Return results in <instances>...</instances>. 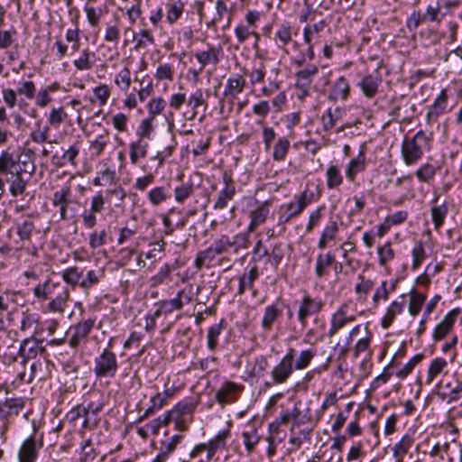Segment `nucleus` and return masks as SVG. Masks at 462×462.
<instances>
[{
    "instance_id": "20e7f679",
    "label": "nucleus",
    "mask_w": 462,
    "mask_h": 462,
    "mask_svg": "<svg viewBox=\"0 0 462 462\" xmlns=\"http://www.w3.org/2000/svg\"><path fill=\"white\" fill-rule=\"evenodd\" d=\"M17 239L14 240L15 251L37 257L39 246L33 243V236L39 234L32 215L17 218L14 225Z\"/></svg>"
},
{
    "instance_id": "9d476101",
    "label": "nucleus",
    "mask_w": 462,
    "mask_h": 462,
    "mask_svg": "<svg viewBox=\"0 0 462 462\" xmlns=\"http://www.w3.org/2000/svg\"><path fill=\"white\" fill-rule=\"evenodd\" d=\"M356 320V315L351 309L350 303L344 302L331 314L329 328L326 336L332 338L349 324Z\"/></svg>"
},
{
    "instance_id": "5fc2aeb1",
    "label": "nucleus",
    "mask_w": 462,
    "mask_h": 462,
    "mask_svg": "<svg viewBox=\"0 0 462 462\" xmlns=\"http://www.w3.org/2000/svg\"><path fill=\"white\" fill-rule=\"evenodd\" d=\"M40 317L36 313L24 314L21 320L20 329L22 332L30 333L34 337L37 334Z\"/></svg>"
},
{
    "instance_id": "f704fd0d",
    "label": "nucleus",
    "mask_w": 462,
    "mask_h": 462,
    "mask_svg": "<svg viewBox=\"0 0 462 462\" xmlns=\"http://www.w3.org/2000/svg\"><path fill=\"white\" fill-rule=\"evenodd\" d=\"M335 263V255L331 252L320 253L316 257L315 275L321 279L328 275V269Z\"/></svg>"
},
{
    "instance_id": "b1692460",
    "label": "nucleus",
    "mask_w": 462,
    "mask_h": 462,
    "mask_svg": "<svg viewBox=\"0 0 462 462\" xmlns=\"http://www.w3.org/2000/svg\"><path fill=\"white\" fill-rule=\"evenodd\" d=\"M406 302L404 296H401V300H393L386 308L385 313L381 319V327L387 329L394 322L398 315H401L405 308Z\"/></svg>"
},
{
    "instance_id": "423d86ee",
    "label": "nucleus",
    "mask_w": 462,
    "mask_h": 462,
    "mask_svg": "<svg viewBox=\"0 0 462 462\" xmlns=\"http://www.w3.org/2000/svg\"><path fill=\"white\" fill-rule=\"evenodd\" d=\"M245 87L246 80L244 75L239 73H232L229 75L225 82L222 98L219 101L221 113L224 112L225 104L227 106L228 113L235 109L236 101L244 92Z\"/></svg>"
},
{
    "instance_id": "bb28decb",
    "label": "nucleus",
    "mask_w": 462,
    "mask_h": 462,
    "mask_svg": "<svg viewBox=\"0 0 462 462\" xmlns=\"http://www.w3.org/2000/svg\"><path fill=\"white\" fill-rule=\"evenodd\" d=\"M328 26L326 20H319L314 23H308L302 31L303 42L305 44L320 42L321 33Z\"/></svg>"
},
{
    "instance_id": "bf43d9fd",
    "label": "nucleus",
    "mask_w": 462,
    "mask_h": 462,
    "mask_svg": "<svg viewBox=\"0 0 462 462\" xmlns=\"http://www.w3.org/2000/svg\"><path fill=\"white\" fill-rule=\"evenodd\" d=\"M291 147V142L286 136L279 137L273 145V159L276 162L285 160Z\"/></svg>"
},
{
    "instance_id": "e433bc0d",
    "label": "nucleus",
    "mask_w": 462,
    "mask_h": 462,
    "mask_svg": "<svg viewBox=\"0 0 462 462\" xmlns=\"http://www.w3.org/2000/svg\"><path fill=\"white\" fill-rule=\"evenodd\" d=\"M95 57L96 54L94 51H91L88 48H85L80 51L79 57L73 60V66L79 71L89 70L95 64Z\"/></svg>"
},
{
    "instance_id": "7ed1b4c3",
    "label": "nucleus",
    "mask_w": 462,
    "mask_h": 462,
    "mask_svg": "<svg viewBox=\"0 0 462 462\" xmlns=\"http://www.w3.org/2000/svg\"><path fill=\"white\" fill-rule=\"evenodd\" d=\"M433 134L419 130L412 137L405 138L401 145V156L403 163L414 166L422 159L425 152L431 150Z\"/></svg>"
},
{
    "instance_id": "cd10ccee",
    "label": "nucleus",
    "mask_w": 462,
    "mask_h": 462,
    "mask_svg": "<svg viewBox=\"0 0 462 462\" xmlns=\"http://www.w3.org/2000/svg\"><path fill=\"white\" fill-rule=\"evenodd\" d=\"M61 287L62 285L60 282H55L51 278H47L43 282L38 283L33 288V296L39 301H45L55 293L57 289L61 290Z\"/></svg>"
},
{
    "instance_id": "c03bdc74",
    "label": "nucleus",
    "mask_w": 462,
    "mask_h": 462,
    "mask_svg": "<svg viewBox=\"0 0 462 462\" xmlns=\"http://www.w3.org/2000/svg\"><path fill=\"white\" fill-rule=\"evenodd\" d=\"M60 276L67 284L66 286H69L74 290L78 285L79 286L82 278V271L77 266H71L62 270Z\"/></svg>"
},
{
    "instance_id": "69168bd1",
    "label": "nucleus",
    "mask_w": 462,
    "mask_h": 462,
    "mask_svg": "<svg viewBox=\"0 0 462 462\" xmlns=\"http://www.w3.org/2000/svg\"><path fill=\"white\" fill-rule=\"evenodd\" d=\"M68 116L67 112L65 111L64 107L59 106V107H52L50 110L48 118H47V125L50 127H53L55 129H58L60 125L66 120Z\"/></svg>"
},
{
    "instance_id": "58836bf2",
    "label": "nucleus",
    "mask_w": 462,
    "mask_h": 462,
    "mask_svg": "<svg viewBox=\"0 0 462 462\" xmlns=\"http://www.w3.org/2000/svg\"><path fill=\"white\" fill-rule=\"evenodd\" d=\"M338 233V225L335 220L329 221L323 228L321 235L318 240V247L323 250L328 244L334 240Z\"/></svg>"
},
{
    "instance_id": "774afa93",
    "label": "nucleus",
    "mask_w": 462,
    "mask_h": 462,
    "mask_svg": "<svg viewBox=\"0 0 462 462\" xmlns=\"http://www.w3.org/2000/svg\"><path fill=\"white\" fill-rule=\"evenodd\" d=\"M97 453L91 439H85L80 447L79 462H94Z\"/></svg>"
},
{
    "instance_id": "a211bd4d",
    "label": "nucleus",
    "mask_w": 462,
    "mask_h": 462,
    "mask_svg": "<svg viewBox=\"0 0 462 462\" xmlns=\"http://www.w3.org/2000/svg\"><path fill=\"white\" fill-rule=\"evenodd\" d=\"M97 321V316H89L87 319H82L78 322L72 328V335L69 338V345L72 348H76L79 346L80 342L86 338L88 334L91 332Z\"/></svg>"
},
{
    "instance_id": "338daca9",
    "label": "nucleus",
    "mask_w": 462,
    "mask_h": 462,
    "mask_svg": "<svg viewBox=\"0 0 462 462\" xmlns=\"http://www.w3.org/2000/svg\"><path fill=\"white\" fill-rule=\"evenodd\" d=\"M109 143V134L106 131L103 134H99L97 136L96 139L90 141L89 143V149L91 151V155L93 157H98L100 156L106 145Z\"/></svg>"
},
{
    "instance_id": "4be33fe9",
    "label": "nucleus",
    "mask_w": 462,
    "mask_h": 462,
    "mask_svg": "<svg viewBox=\"0 0 462 462\" xmlns=\"http://www.w3.org/2000/svg\"><path fill=\"white\" fill-rule=\"evenodd\" d=\"M183 435L175 434L167 439L160 441L159 452L152 459V462H166L173 454L177 446L182 441Z\"/></svg>"
},
{
    "instance_id": "ea45409f",
    "label": "nucleus",
    "mask_w": 462,
    "mask_h": 462,
    "mask_svg": "<svg viewBox=\"0 0 462 462\" xmlns=\"http://www.w3.org/2000/svg\"><path fill=\"white\" fill-rule=\"evenodd\" d=\"M439 167L430 162L421 164L414 172L415 177L420 182L430 183L437 175Z\"/></svg>"
},
{
    "instance_id": "412c9836",
    "label": "nucleus",
    "mask_w": 462,
    "mask_h": 462,
    "mask_svg": "<svg viewBox=\"0 0 462 462\" xmlns=\"http://www.w3.org/2000/svg\"><path fill=\"white\" fill-rule=\"evenodd\" d=\"M223 56V50L220 46L207 44V49L195 52L194 57L201 68L212 64L217 65Z\"/></svg>"
},
{
    "instance_id": "c85d7f7f",
    "label": "nucleus",
    "mask_w": 462,
    "mask_h": 462,
    "mask_svg": "<svg viewBox=\"0 0 462 462\" xmlns=\"http://www.w3.org/2000/svg\"><path fill=\"white\" fill-rule=\"evenodd\" d=\"M42 351H43V348L39 346L34 337L31 336L21 342L18 355L22 357L23 363H24L29 359L36 357Z\"/></svg>"
},
{
    "instance_id": "864d4df0",
    "label": "nucleus",
    "mask_w": 462,
    "mask_h": 462,
    "mask_svg": "<svg viewBox=\"0 0 462 462\" xmlns=\"http://www.w3.org/2000/svg\"><path fill=\"white\" fill-rule=\"evenodd\" d=\"M425 300V294L420 293L414 289L411 291L408 310L412 318H415L420 312Z\"/></svg>"
},
{
    "instance_id": "9b49d317",
    "label": "nucleus",
    "mask_w": 462,
    "mask_h": 462,
    "mask_svg": "<svg viewBox=\"0 0 462 462\" xmlns=\"http://www.w3.org/2000/svg\"><path fill=\"white\" fill-rule=\"evenodd\" d=\"M43 446L42 435L38 436L36 429L21 444L18 451L19 462H35L40 449Z\"/></svg>"
},
{
    "instance_id": "c756f323",
    "label": "nucleus",
    "mask_w": 462,
    "mask_h": 462,
    "mask_svg": "<svg viewBox=\"0 0 462 462\" xmlns=\"http://www.w3.org/2000/svg\"><path fill=\"white\" fill-rule=\"evenodd\" d=\"M260 272L257 265L245 269L238 280L237 294L243 295L246 290L254 288V282L259 278Z\"/></svg>"
},
{
    "instance_id": "ddd939ff",
    "label": "nucleus",
    "mask_w": 462,
    "mask_h": 462,
    "mask_svg": "<svg viewBox=\"0 0 462 462\" xmlns=\"http://www.w3.org/2000/svg\"><path fill=\"white\" fill-rule=\"evenodd\" d=\"M231 438L230 427H226L218 430V432L211 438L206 446V456L205 458L199 459V462H209L211 461L217 451L225 449L226 448V442Z\"/></svg>"
},
{
    "instance_id": "6e6552de",
    "label": "nucleus",
    "mask_w": 462,
    "mask_h": 462,
    "mask_svg": "<svg viewBox=\"0 0 462 462\" xmlns=\"http://www.w3.org/2000/svg\"><path fill=\"white\" fill-rule=\"evenodd\" d=\"M296 356V349L289 347L284 356L270 371V382H265L264 385L270 387L275 384L285 383L292 375L294 369L292 367V361Z\"/></svg>"
},
{
    "instance_id": "a18cd8bd",
    "label": "nucleus",
    "mask_w": 462,
    "mask_h": 462,
    "mask_svg": "<svg viewBox=\"0 0 462 462\" xmlns=\"http://www.w3.org/2000/svg\"><path fill=\"white\" fill-rule=\"evenodd\" d=\"M170 197L171 194L169 189L164 186L154 187L147 193V199L154 207H158L167 201Z\"/></svg>"
},
{
    "instance_id": "393cba45",
    "label": "nucleus",
    "mask_w": 462,
    "mask_h": 462,
    "mask_svg": "<svg viewBox=\"0 0 462 462\" xmlns=\"http://www.w3.org/2000/svg\"><path fill=\"white\" fill-rule=\"evenodd\" d=\"M381 82L382 77L375 70L374 73L365 76L357 85L365 97L373 98L377 94Z\"/></svg>"
},
{
    "instance_id": "2f4dec72",
    "label": "nucleus",
    "mask_w": 462,
    "mask_h": 462,
    "mask_svg": "<svg viewBox=\"0 0 462 462\" xmlns=\"http://www.w3.org/2000/svg\"><path fill=\"white\" fill-rule=\"evenodd\" d=\"M282 310L278 303L267 305L263 310V314L261 321V327L263 331L269 332L272 330L274 322L282 316Z\"/></svg>"
},
{
    "instance_id": "f257e3e1",
    "label": "nucleus",
    "mask_w": 462,
    "mask_h": 462,
    "mask_svg": "<svg viewBox=\"0 0 462 462\" xmlns=\"http://www.w3.org/2000/svg\"><path fill=\"white\" fill-rule=\"evenodd\" d=\"M35 171L33 152L31 149L17 151L8 147L0 152V176L27 173L28 179Z\"/></svg>"
},
{
    "instance_id": "603ef678",
    "label": "nucleus",
    "mask_w": 462,
    "mask_h": 462,
    "mask_svg": "<svg viewBox=\"0 0 462 462\" xmlns=\"http://www.w3.org/2000/svg\"><path fill=\"white\" fill-rule=\"evenodd\" d=\"M448 366V362L442 357H436L430 363L425 383L430 384Z\"/></svg>"
},
{
    "instance_id": "de8ad7c7",
    "label": "nucleus",
    "mask_w": 462,
    "mask_h": 462,
    "mask_svg": "<svg viewBox=\"0 0 462 462\" xmlns=\"http://www.w3.org/2000/svg\"><path fill=\"white\" fill-rule=\"evenodd\" d=\"M236 194V188L232 184L226 185L217 196V199L213 205L214 209H223L226 208L228 202L233 199Z\"/></svg>"
},
{
    "instance_id": "473e14b6",
    "label": "nucleus",
    "mask_w": 462,
    "mask_h": 462,
    "mask_svg": "<svg viewBox=\"0 0 462 462\" xmlns=\"http://www.w3.org/2000/svg\"><path fill=\"white\" fill-rule=\"evenodd\" d=\"M350 92V85L344 76L337 79L331 87L328 94V99L332 101L346 100Z\"/></svg>"
},
{
    "instance_id": "4d7b16f0",
    "label": "nucleus",
    "mask_w": 462,
    "mask_h": 462,
    "mask_svg": "<svg viewBox=\"0 0 462 462\" xmlns=\"http://www.w3.org/2000/svg\"><path fill=\"white\" fill-rule=\"evenodd\" d=\"M184 11V3L181 0H175L166 5V21L170 24L176 23Z\"/></svg>"
},
{
    "instance_id": "1a4fd4ad",
    "label": "nucleus",
    "mask_w": 462,
    "mask_h": 462,
    "mask_svg": "<svg viewBox=\"0 0 462 462\" xmlns=\"http://www.w3.org/2000/svg\"><path fill=\"white\" fill-rule=\"evenodd\" d=\"M104 398L99 393H93L87 397L81 404L79 411H83L84 420L82 428L93 429L98 422L97 415L104 408Z\"/></svg>"
},
{
    "instance_id": "2eb2a0df",
    "label": "nucleus",
    "mask_w": 462,
    "mask_h": 462,
    "mask_svg": "<svg viewBox=\"0 0 462 462\" xmlns=\"http://www.w3.org/2000/svg\"><path fill=\"white\" fill-rule=\"evenodd\" d=\"M251 207L252 208L248 212L250 218L247 226L248 232H254L258 226L265 223L271 211V203L268 200L262 202L254 200Z\"/></svg>"
},
{
    "instance_id": "09e8293b",
    "label": "nucleus",
    "mask_w": 462,
    "mask_h": 462,
    "mask_svg": "<svg viewBox=\"0 0 462 462\" xmlns=\"http://www.w3.org/2000/svg\"><path fill=\"white\" fill-rule=\"evenodd\" d=\"M79 143L75 142L73 144L69 145L68 149H63V153L56 164L60 167L65 166L66 164L76 166V159L79 154Z\"/></svg>"
},
{
    "instance_id": "72a5a7b5",
    "label": "nucleus",
    "mask_w": 462,
    "mask_h": 462,
    "mask_svg": "<svg viewBox=\"0 0 462 462\" xmlns=\"http://www.w3.org/2000/svg\"><path fill=\"white\" fill-rule=\"evenodd\" d=\"M27 173H14L8 175L5 183L8 182V190L10 194L16 198L23 195L26 189L28 179H25Z\"/></svg>"
},
{
    "instance_id": "7c9ffc66",
    "label": "nucleus",
    "mask_w": 462,
    "mask_h": 462,
    "mask_svg": "<svg viewBox=\"0 0 462 462\" xmlns=\"http://www.w3.org/2000/svg\"><path fill=\"white\" fill-rule=\"evenodd\" d=\"M274 42L280 49H284L292 42V26L288 21L280 23L274 32Z\"/></svg>"
},
{
    "instance_id": "dca6fc26",
    "label": "nucleus",
    "mask_w": 462,
    "mask_h": 462,
    "mask_svg": "<svg viewBox=\"0 0 462 462\" xmlns=\"http://www.w3.org/2000/svg\"><path fill=\"white\" fill-rule=\"evenodd\" d=\"M243 389L244 386L241 384L231 381H225L217 390L215 393V400L221 406L235 402L238 399V395Z\"/></svg>"
},
{
    "instance_id": "e2e57ef3",
    "label": "nucleus",
    "mask_w": 462,
    "mask_h": 462,
    "mask_svg": "<svg viewBox=\"0 0 462 462\" xmlns=\"http://www.w3.org/2000/svg\"><path fill=\"white\" fill-rule=\"evenodd\" d=\"M194 410V404L188 402H180L170 411H167V414L171 420H178L183 415L191 413Z\"/></svg>"
},
{
    "instance_id": "f3484780",
    "label": "nucleus",
    "mask_w": 462,
    "mask_h": 462,
    "mask_svg": "<svg viewBox=\"0 0 462 462\" xmlns=\"http://www.w3.org/2000/svg\"><path fill=\"white\" fill-rule=\"evenodd\" d=\"M460 308H454L449 310L444 318L435 326L432 332V339L440 341L444 339L449 332L453 329L458 315L460 314Z\"/></svg>"
},
{
    "instance_id": "6ab92c4d",
    "label": "nucleus",
    "mask_w": 462,
    "mask_h": 462,
    "mask_svg": "<svg viewBox=\"0 0 462 462\" xmlns=\"http://www.w3.org/2000/svg\"><path fill=\"white\" fill-rule=\"evenodd\" d=\"M366 154L365 145H361L358 153L352 158L345 167V175L349 182H354L357 174L364 172L366 169Z\"/></svg>"
},
{
    "instance_id": "79ce46f5",
    "label": "nucleus",
    "mask_w": 462,
    "mask_h": 462,
    "mask_svg": "<svg viewBox=\"0 0 462 462\" xmlns=\"http://www.w3.org/2000/svg\"><path fill=\"white\" fill-rule=\"evenodd\" d=\"M319 69L315 64H310L296 73V84L299 87H309L314 77L318 74Z\"/></svg>"
},
{
    "instance_id": "3c124183",
    "label": "nucleus",
    "mask_w": 462,
    "mask_h": 462,
    "mask_svg": "<svg viewBox=\"0 0 462 462\" xmlns=\"http://www.w3.org/2000/svg\"><path fill=\"white\" fill-rule=\"evenodd\" d=\"M365 334L359 338L353 347V354L355 357L359 356L362 353L366 352L370 348L373 340V332L369 329L368 325L364 326Z\"/></svg>"
},
{
    "instance_id": "4c0bfd02",
    "label": "nucleus",
    "mask_w": 462,
    "mask_h": 462,
    "mask_svg": "<svg viewBox=\"0 0 462 462\" xmlns=\"http://www.w3.org/2000/svg\"><path fill=\"white\" fill-rule=\"evenodd\" d=\"M317 350L314 347H310L307 349H303L299 353L296 351V356L294 361H292V367L294 370H304L306 369L312 359L316 356Z\"/></svg>"
},
{
    "instance_id": "052dcab7",
    "label": "nucleus",
    "mask_w": 462,
    "mask_h": 462,
    "mask_svg": "<svg viewBox=\"0 0 462 462\" xmlns=\"http://www.w3.org/2000/svg\"><path fill=\"white\" fill-rule=\"evenodd\" d=\"M414 439L412 435L406 433L392 448L393 457H404L412 447Z\"/></svg>"
},
{
    "instance_id": "c9c22d12",
    "label": "nucleus",
    "mask_w": 462,
    "mask_h": 462,
    "mask_svg": "<svg viewBox=\"0 0 462 462\" xmlns=\"http://www.w3.org/2000/svg\"><path fill=\"white\" fill-rule=\"evenodd\" d=\"M149 143L143 139H137L129 143L130 162L133 165H136L140 159L147 155Z\"/></svg>"
},
{
    "instance_id": "39448f33",
    "label": "nucleus",
    "mask_w": 462,
    "mask_h": 462,
    "mask_svg": "<svg viewBox=\"0 0 462 462\" xmlns=\"http://www.w3.org/2000/svg\"><path fill=\"white\" fill-rule=\"evenodd\" d=\"M110 346L109 343L94 358L93 373L97 380L112 379L118 371L117 356Z\"/></svg>"
},
{
    "instance_id": "6e6d98bb",
    "label": "nucleus",
    "mask_w": 462,
    "mask_h": 462,
    "mask_svg": "<svg viewBox=\"0 0 462 462\" xmlns=\"http://www.w3.org/2000/svg\"><path fill=\"white\" fill-rule=\"evenodd\" d=\"M217 256V254L210 245L196 254L194 265L197 270H200L203 266L209 267Z\"/></svg>"
},
{
    "instance_id": "0eeeda50",
    "label": "nucleus",
    "mask_w": 462,
    "mask_h": 462,
    "mask_svg": "<svg viewBox=\"0 0 462 462\" xmlns=\"http://www.w3.org/2000/svg\"><path fill=\"white\" fill-rule=\"evenodd\" d=\"M297 319L302 328L308 326L309 319L318 315L325 307V301L319 296H312L310 292L304 291L301 298L296 301Z\"/></svg>"
},
{
    "instance_id": "aec40b11",
    "label": "nucleus",
    "mask_w": 462,
    "mask_h": 462,
    "mask_svg": "<svg viewBox=\"0 0 462 462\" xmlns=\"http://www.w3.org/2000/svg\"><path fill=\"white\" fill-rule=\"evenodd\" d=\"M70 298V290L67 286H62L57 295L52 298L44 307L43 312L58 313L63 315L65 309Z\"/></svg>"
},
{
    "instance_id": "13d9d810",
    "label": "nucleus",
    "mask_w": 462,
    "mask_h": 462,
    "mask_svg": "<svg viewBox=\"0 0 462 462\" xmlns=\"http://www.w3.org/2000/svg\"><path fill=\"white\" fill-rule=\"evenodd\" d=\"M195 186L191 180L182 182L174 188V199L177 203H184L194 192Z\"/></svg>"
},
{
    "instance_id": "8fccbe9b",
    "label": "nucleus",
    "mask_w": 462,
    "mask_h": 462,
    "mask_svg": "<svg viewBox=\"0 0 462 462\" xmlns=\"http://www.w3.org/2000/svg\"><path fill=\"white\" fill-rule=\"evenodd\" d=\"M111 95V88L106 84H99L93 88V96L89 101L91 104H97L99 106H104Z\"/></svg>"
},
{
    "instance_id": "37998d69",
    "label": "nucleus",
    "mask_w": 462,
    "mask_h": 462,
    "mask_svg": "<svg viewBox=\"0 0 462 462\" xmlns=\"http://www.w3.org/2000/svg\"><path fill=\"white\" fill-rule=\"evenodd\" d=\"M224 329V320L213 324L208 328L207 332V347L209 351L214 352L218 346L219 337Z\"/></svg>"
},
{
    "instance_id": "f03ea898",
    "label": "nucleus",
    "mask_w": 462,
    "mask_h": 462,
    "mask_svg": "<svg viewBox=\"0 0 462 462\" xmlns=\"http://www.w3.org/2000/svg\"><path fill=\"white\" fill-rule=\"evenodd\" d=\"M317 200L318 197L309 188L300 193L294 194L292 199L278 207L276 210L277 226H282V230L284 231L286 224L300 217L309 205Z\"/></svg>"
},
{
    "instance_id": "5701e85b",
    "label": "nucleus",
    "mask_w": 462,
    "mask_h": 462,
    "mask_svg": "<svg viewBox=\"0 0 462 462\" xmlns=\"http://www.w3.org/2000/svg\"><path fill=\"white\" fill-rule=\"evenodd\" d=\"M448 111V95L447 90L442 89L435 98L433 104L429 106L426 114L428 125H431L438 117Z\"/></svg>"
},
{
    "instance_id": "4468645a",
    "label": "nucleus",
    "mask_w": 462,
    "mask_h": 462,
    "mask_svg": "<svg viewBox=\"0 0 462 462\" xmlns=\"http://www.w3.org/2000/svg\"><path fill=\"white\" fill-rule=\"evenodd\" d=\"M269 366L268 359L263 355H259L253 359L247 361L245 365V381L250 384L258 383L263 377Z\"/></svg>"
},
{
    "instance_id": "680f3d73",
    "label": "nucleus",
    "mask_w": 462,
    "mask_h": 462,
    "mask_svg": "<svg viewBox=\"0 0 462 462\" xmlns=\"http://www.w3.org/2000/svg\"><path fill=\"white\" fill-rule=\"evenodd\" d=\"M242 438L243 444L248 455L254 451L255 446L261 439V436L258 434V430L255 428H251L249 430H244L242 432Z\"/></svg>"
},
{
    "instance_id": "f8f14e48",
    "label": "nucleus",
    "mask_w": 462,
    "mask_h": 462,
    "mask_svg": "<svg viewBox=\"0 0 462 462\" xmlns=\"http://www.w3.org/2000/svg\"><path fill=\"white\" fill-rule=\"evenodd\" d=\"M439 195L435 193L434 198L430 201V216L436 231H439L444 225L450 208L454 206L452 199H445L440 203H439Z\"/></svg>"
},
{
    "instance_id": "0e129e2a",
    "label": "nucleus",
    "mask_w": 462,
    "mask_h": 462,
    "mask_svg": "<svg viewBox=\"0 0 462 462\" xmlns=\"http://www.w3.org/2000/svg\"><path fill=\"white\" fill-rule=\"evenodd\" d=\"M132 73L128 67L122 68L115 77V85L123 92H127L132 82Z\"/></svg>"
},
{
    "instance_id": "49530a36",
    "label": "nucleus",
    "mask_w": 462,
    "mask_h": 462,
    "mask_svg": "<svg viewBox=\"0 0 462 462\" xmlns=\"http://www.w3.org/2000/svg\"><path fill=\"white\" fill-rule=\"evenodd\" d=\"M326 183L329 189H337L343 183V175L339 167L330 163L326 171Z\"/></svg>"
},
{
    "instance_id": "a19ab883",
    "label": "nucleus",
    "mask_w": 462,
    "mask_h": 462,
    "mask_svg": "<svg viewBox=\"0 0 462 462\" xmlns=\"http://www.w3.org/2000/svg\"><path fill=\"white\" fill-rule=\"evenodd\" d=\"M51 127L48 125H42V120L34 123V127L29 134L30 140L33 143L42 144L49 141Z\"/></svg>"
},
{
    "instance_id": "a878e982",
    "label": "nucleus",
    "mask_w": 462,
    "mask_h": 462,
    "mask_svg": "<svg viewBox=\"0 0 462 462\" xmlns=\"http://www.w3.org/2000/svg\"><path fill=\"white\" fill-rule=\"evenodd\" d=\"M345 115V110L341 106L328 107L320 116V123L322 130L325 133H329L333 129L337 122L342 119Z\"/></svg>"
}]
</instances>
